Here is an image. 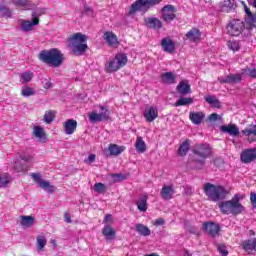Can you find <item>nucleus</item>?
I'll return each instance as SVG.
<instances>
[{
  "label": "nucleus",
  "instance_id": "29",
  "mask_svg": "<svg viewBox=\"0 0 256 256\" xmlns=\"http://www.w3.org/2000/svg\"><path fill=\"white\" fill-rule=\"evenodd\" d=\"M161 46L166 53H173L175 51V42L171 38L162 39Z\"/></svg>",
  "mask_w": 256,
  "mask_h": 256
},
{
  "label": "nucleus",
  "instance_id": "51",
  "mask_svg": "<svg viewBox=\"0 0 256 256\" xmlns=\"http://www.w3.org/2000/svg\"><path fill=\"white\" fill-rule=\"evenodd\" d=\"M228 47L231 49V51H239V49H241L238 41L228 42Z\"/></svg>",
  "mask_w": 256,
  "mask_h": 256
},
{
  "label": "nucleus",
  "instance_id": "50",
  "mask_svg": "<svg viewBox=\"0 0 256 256\" xmlns=\"http://www.w3.org/2000/svg\"><path fill=\"white\" fill-rule=\"evenodd\" d=\"M112 179H114L115 183H119L121 181H125L127 179V176H125L122 173L119 174H111Z\"/></svg>",
  "mask_w": 256,
  "mask_h": 256
},
{
  "label": "nucleus",
  "instance_id": "64",
  "mask_svg": "<svg viewBox=\"0 0 256 256\" xmlns=\"http://www.w3.org/2000/svg\"><path fill=\"white\" fill-rule=\"evenodd\" d=\"M250 5H253V7L256 8V0H248Z\"/></svg>",
  "mask_w": 256,
  "mask_h": 256
},
{
  "label": "nucleus",
  "instance_id": "21",
  "mask_svg": "<svg viewBox=\"0 0 256 256\" xmlns=\"http://www.w3.org/2000/svg\"><path fill=\"white\" fill-rule=\"evenodd\" d=\"M160 79L165 85H175L177 83V76L173 72L162 73Z\"/></svg>",
  "mask_w": 256,
  "mask_h": 256
},
{
  "label": "nucleus",
  "instance_id": "31",
  "mask_svg": "<svg viewBox=\"0 0 256 256\" xmlns=\"http://www.w3.org/2000/svg\"><path fill=\"white\" fill-rule=\"evenodd\" d=\"M33 135L36 139H39L40 143H45L47 141V136L45 135V130L40 126H35L33 129Z\"/></svg>",
  "mask_w": 256,
  "mask_h": 256
},
{
  "label": "nucleus",
  "instance_id": "3",
  "mask_svg": "<svg viewBox=\"0 0 256 256\" xmlns=\"http://www.w3.org/2000/svg\"><path fill=\"white\" fill-rule=\"evenodd\" d=\"M69 47L72 49V53H74L77 57L83 55L89 46H87V35L82 33H75L74 35L68 38Z\"/></svg>",
  "mask_w": 256,
  "mask_h": 256
},
{
  "label": "nucleus",
  "instance_id": "16",
  "mask_svg": "<svg viewBox=\"0 0 256 256\" xmlns=\"http://www.w3.org/2000/svg\"><path fill=\"white\" fill-rule=\"evenodd\" d=\"M242 135L247 137L248 143H256V125L252 124L249 128L241 131Z\"/></svg>",
  "mask_w": 256,
  "mask_h": 256
},
{
  "label": "nucleus",
  "instance_id": "43",
  "mask_svg": "<svg viewBox=\"0 0 256 256\" xmlns=\"http://www.w3.org/2000/svg\"><path fill=\"white\" fill-rule=\"evenodd\" d=\"M235 7V0H224L222 4V11H231Z\"/></svg>",
  "mask_w": 256,
  "mask_h": 256
},
{
  "label": "nucleus",
  "instance_id": "52",
  "mask_svg": "<svg viewBox=\"0 0 256 256\" xmlns=\"http://www.w3.org/2000/svg\"><path fill=\"white\" fill-rule=\"evenodd\" d=\"M218 252L222 256H228L229 255V251H227V246L225 244H219L218 245Z\"/></svg>",
  "mask_w": 256,
  "mask_h": 256
},
{
  "label": "nucleus",
  "instance_id": "54",
  "mask_svg": "<svg viewBox=\"0 0 256 256\" xmlns=\"http://www.w3.org/2000/svg\"><path fill=\"white\" fill-rule=\"evenodd\" d=\"M0 15H2V17H11L12 12L9 10V8L2 7L0 8Z\"/></svg>",
  "mask_w": 256,
  "mask_h": 256
},
{
  "label": "nucleus",
  "instance_id": "19",
  "mask_svg": "<svg viewBox=\"0 0 256 256\" xmlns=\"http://www.w3.org/2000/svg\"><path fill=\"white\" fill-rule=\"evenodd\" d=\"M77 131V120L68 119L64 122V133L66 135H73Z\"/></svg>",
  "mask_w": 256,
  "mask_h": 256
},
{
  "label": "nucleus",
  "instance_id": "1",
  "mask_svg": "<svg viewBox=\"0 0 256 256\" xmlns=\"http://www.w3.org/2000/svg\"><path fill=\"white\" fill-rule=\"evenodd\" d=\"M243 195L235 194L231 200L221 202L219 208L223 215H241L245 211V207L241 204Z\"/></svg>",
  "mask_w": 256,
  "mask_h": 256
},
{
  "label": "nucleus",
  "instance_id": "35",
  "mask_svg": "<svg viewBox=\"0 0 256 256\" xmlns=\"http://www.w3.org/2000/svg\"><path fill=\"white\" fill-rule=\"evenodd\" d=\"M206 103H209L212 107H215L216 109H221V101H219V98L215 95H208L205 96Z\"/></svg>",
  "mask_w": 256,
  "mask_h": 256
},
{
  "label": "nucleus",
  "instance_id": "63",
  "mask_svg": "<svg viewBox=\"0 0 256 256\" xmlns=\"http://www.w3.org/2000/svg\"><path fill=\"white\" fill-rule=\"evenodd\" d=\"M53 87V83H51V80H46L44 83V89H51Z\"/></svg>",
  "mask_w": 256,
  "mask_h": 256
},
{
  "label": "nucleus",
  "instance_id": "49",
  "mask_svg": "<svg viewBox=\"0 0 256 256\" xmlns=\"http://www.w3.org/2000/svg\"><path fill=\"white\" fill-rule=\"evenodd\" d=\"M16 7H27L29 3H31V0H11Z\"/></svg>",
  "mask_w": 256,
  "mask_h": 256
},
{
  "label": "nucleus",
  "instance_id": "11",
  "mask_svg": "<svg viewBox=\"0 0 256 256\" xmlns=\"http://www.w3.org/2000/svg\"><path fill=\"white\" fill-rule=\"evenodd\" d=\"M202 229L209 235V237H212V239L219 237V234L221 233V226L214 222H204Z\"/></svg>",
  "mask_w": 256,
  "mask_h": 256
},
{
  "label": "nucleus",
  "instance_id": "13",
  "mask_svg": "<svg viewBox=\"0 0 256 256\" xmlns=\"http://www.w3.org/2000/svg\"><path fill=\"white\" fill-rule=\"evenodd\" d=\"M144 117L147 123H153V121L156 120L157 117H159V110L157 109V107L150 106L145 109Z\"/></svg>",
  "mask_w": 256,
  "mask_h": 256
},
{
  "label": "nucleus",
  "instance_id": "25",
  "mask_svg": "<svg viewBox=\"0 0 256 256\" xmlns=\"http://www.w3.org/2000/svg\"><path fill=\"white\" fill-rule=\"evenodd\" d=\"M176 90L180 95H189V93H191V85L189 84V81L182 80L179 82Z\"/></svg>",
  "mask_w": 256,
  "mask_h": 256
},
{
  "label": "nucleus",
  "instance_id": "6",
  "mask_svg": "<svg viewBox=\"0 0 256 256\" xmlns=\"http://www.w3.org/2000/svg\"><path fill=\"white\" fill-rule=\"evenodd\" d=\"M163 0H136L131 4L130 9L128 11V15H135V13H147L151 7H155V5H159Z\"/></svg>",
  "mask_w": 256,
  "mask_h": 256
},
{
  "label": "nucleus",
  "instance_id": "23",
  "mask_svg": "<svg viewBox=\"0 0 256 256\" xmlns=\"http://www.w3.org/2000/svg\"><path fill=\"white\" fill-rule=\"evenodd\" d=\"M160 194L162 199L169 201V199H173V196L175 195V189H173V185H165L162 187Z\"/></svg>",
  "mask_w": 256,
  "mask_h": 256
},
{
  "label": "nucleus",
  "instance_id": "45",
  "mask_svg": "<svg viewBox=\"0 0 256 256\" xmlns=\"http://www.w3.org/2000/svg\"><path fill=\"white\" fill-rule=\"evenodd\" d=\"M53 119H55V111H47L44 115V121L45 123H53Z\"/></svg>",
  "mask_w": 256,
  "mask_h": 256
},
{
  "label": "nucleus",
  "instance_id": "14",
  "mask_svg": "<svg viewBox=\"0 0 256 256\" xmlns=\"http://www.w3.org/2000/svg\"><path fill=\"white\" fill-rule=\"evenodd\" d=\"M148 199H149V195L142 194L135 201V205L137 206L138 211H140L141 213H145V211L149 209V204L147 203Z\"/></svg>",
  "mask_w": 256,
  "mask_h": 256
},
{
  "label": "nucleus",
  "instance_id": "28",
  "mask_svg": "<svg viewBox=\"0 0 256 256\" xmlns=\"http://www.w3.org/2000/svg\"><path fill=\"white\" fill-rule=\"evenodd\" d=\"M146 25H148L149 29H161L163 27V22L159 20L157 17H149L145 19Z\"/></svg>",
  "mask_w": 256,
  "mask_h": 256
},
{
  "label": "nucleus",
  "instance_id": "5",
  "mask_svg": "<svg viewBox=\"0 0 256 256\" xmlns=\"http://www.w3.org/2000/svg\"><path fill=\"white\" fill-rule=\"evenodd\" d=\"M193 154L197 169H203L207 157L211 156V146H209V144H196L193 149Z\"/></svg>",
  "mask_w": 256,
  "mask_h": 256
},
{
  "label": "nucleus",
  "instance_id": "37",
  "mask_svg": "<svg viewBox=\"0 0 256 256\" xmlns=\"http://www.w3.org/2000/svg\"><path fill=\"white\" fill-rule=\"evenodd\" d=\"M135 229L136 233H139L142 237H149L151 235V229L143 224H136Z\"/></svg>",
  "mask_w": 256,
  "mask_h": 256
},
{
  "label": "nucleus",
  "instance_id": "27",
  "mask_svg": "<svg viewBox=\"0 0 256 256\" xmlns=\"http://www.w3.org/2000/svg\"><path fill=\"white\" fill-rule=\"evenodd\" d=\"M189 119L193 125H201L205 119V113L203 112H190Z\"/></svg>",
  "mask_w": 256,
  "mask_h": 256
},
{
  "label": "nucleus",
  "instance_id": "32",
  "mask_svg": "<svg viewBox=\"0 0 256 256\" xmlns=\"http://www.w3.org/2000/svg\"><path fill=\"white\" fill-rule=\"evenodd\" d=\"M242 5L246 13L245 22L247 23V25H253L255 23V14L251 12V9H249V7L247 6V4H245V2H242Z\"/></svg>",
  "mask_w": 256,
  "mask_h": 256
},
{
  "label": "nucleus",
  "instance_id": "24",
  "mask_svg": "<svg viewBox=\"0 0 256 256\" xmlns=\"http://www.w3.org/2000/svg\"><path fill=\"white\" fill-rule=\"evenodd\" d=\"M127 149L125 146H119L117 144H109L108 151L110 157H119Z\"/></svg>",
  "mask_w": 256,
  "mask_h": 256
},
{
  "label": "nucleus",
  "instance_id": "26",
  "mask_svg": "<svg viewBox=\"0 0 256 256\" xmlns=\"http://www.w3.org/2000/svg\"><path fill=\"white\" fill-rule=\"evenodd\" d=\"M35 25H39V19L37 18H32V21L22 20L21 29L24 33H28V31H33V27H35Z\"/></svg>",
  "mask_w": 256,
  "mask_h": 256
},
{
  "label": "nucleus",
  "instance_id": "20",
  "mask_svg": "<svg viewBox=\"0 0 256 256\" xmlns=\"http://www.w3.org/2000/svg\"><path fill=\"white\" fill-rule=\"evenodd\" d=\"M109 47H117L119 45V40L117 39V35L113 32L106 31L103 36Z\"/></svg>",
  "mask_w": 256,
  "mask_h": 256
},
{
  "label": "nucleus",
  "instance_id": "15",
  "mask_svg": "<svg viewBox=\"0 0 256 256\" xmlns=\"http://www.w3.org/2000/svg\"><path fill=\"white\" fill-rule=\"evenodd\" d=\"M243 79V74H230L228 76L220 77L218 78L219 83H227V84H232V83H241Z\"/></svg>",
  "mask_w": 256,
  "mask_h": 256
},
{
  "label": "nucleus",
  "instance_id": "7",
  "mask_svg": "<svg viewBox=\"0 0 256 256\" xmlns=\"http://www.w3.org/2000/svg\"><path fill=\"white\" fill-rule=\"evenodd\" d=\"M127 54L118 53L114 58L106 62L105 71L106 73H116L119 69H123L127 65Z\"/></svg>",
  "mask_w": 256,
  "mask_h": 256
},
{
  "label": "nucleus",
  "instance_id": "8",
  "mask_svg": "<svg viewBox=\"0 0 256 256\" xmlns=\"http://www.w3.org/2000/svg\"><path fill=\"white\" fill-rule=\"evenodd\" d=\"M245 31V22L243 20L234 19L227 25V32L232 37H239Z\"/></svg>",
  "mask_w": 256,
  "mask_h": 256
},
{
  "label": "nucleus",
  "instance_id": "2",
  "mask_svg": "<svg viewBox=\"0 0 256 256\" xmlns=\"http://www.w3.org/2000/svg\"><path fill=\"white\" fill-rule=\"evenodd\" d=\"M38 59L50 67H61L63 65V54L57 48L42 50L38 55Z\"/></svg>",
  "mask_w": 256,
  "mask_h": 256
},
{
  "label": "nucleus",
  "instance_id": "12",
  "mask_svg": "<svg viewBox=\"0 0 256 256\" xmlns=\"http://www.w3.org/2000/svg\"><path fill=\"white\" fill-rule=\"evenodd\" d=\"M242 163H253L256 161V148H248L242 151L240 155Z\"/></svg>",
  "mask_w": 256,
  "mask_h": 256
},
{
  "label": "nucleus",
  "instance_id": "22",
  "mask_svg": "<svg viewBox=\"0 0 256 256\" xmlns=\"http://www.w3.org/2000/svg\"><path fill=\"white\" fill-rule=\"evenodd\" d=\"M220 131H222V133H228V135H231L232 137H237L239 135V127L235 124L222 125Z\"/></svg>",
  "mask_w": 256,
  "mask_h": 256
},
{
  "label": "nucleus",
  "instance_id": "4",
  "mask_svg": "<svg viewBox=\"0 0 256 256\" xmlns=\"http://www.w3.org/2000/svg\"><path fill=\"white\" fill-rule=\"evenodd\" d=\"M203 191L210 201H223L229 194V191L225 187L209 182L204 184Z\"/></svg>",
  "mask_w": 256,
  "mask_h": 256
},
{
  "label": "nucleus",
  "instance_id": "58",
  "mask_svg": "<svg viewBox=\"0 0 256 256\" xmlns=\"http://www.w3.org/2000/svg\"><path fill=\"white\" fill-rule=\"evenodd\" d=\"M154 225L156 227H159V225H165V219H163V218L156 219L155 222H154Z\"/></svg>",
  "mask_w": 256,
  "mask_h": 256
},
{
  "label": "nucleus",
  "instance_id": "41",
  "mask_svg": "<svg viewBox=\"0 0 256 256\" xmlns=\"http://www.w3.org/2000/svg\"><path fill=\"white\" fill-rule=\"evenodd\" d=\"M45 245H47V239L45 236L39 235L36 237V247L38 251H43L45 249Z\"/></svg>",
  "mask_w": 256,
  "mask_h": 256
},
{
  "label": "nucleus",
  "instance_id": "59",
  "mask_svg": "<svg viewBox=\"0 0 256 256\" xmlns=\"http://www.w3.org/2000/svg\"><path fill=\"white\" fill-rule=\"evenodd\" d=\"M209 121H217L219 119V114L217 113H212L209 117H208Z\"/></svg>",
  "mask_w": 256,
  "mask_h": 256
},
{
  "label": "nucleus",
  "instance_id": "10",
  "mask_svg": "<svg viewBox=\"0 0 256 256\" xmlns=\"http://www.w3.org/2000/svg\"><path fill=\"white\" fill-rule=\"evenodd\" d=\"M162 17L161 19L164 21V23H171L172 21H175V18L177 15V8L173 5H166L161 9Z\"/></svg>",
  "mask_w": 256,
  "mask_h": 256
},
{
  "label": "nucleus",
  "instance_id": "53",
  "mask_svg": "<svg viewBox=\"0 0 256 256\" xmlns=\"http://www.w3.org/2000/svg\"><path fill=\"white\" fill-rule=\"evenodd\" d=\"M30 176L32 177L35 183H38V185H41V183H43V178H41L40 173H32Z\"/></svg>",
  "mask_w": 256,
  "mask_h": 256
},
{
  "label": "nucleus",
  "instance_id": "46",
  "mask_svg": "<svg viewBox=\"0 0 256 256\" xmlns=\"http://www.w3.org/2000/svg\"><path fill=\"white\" fill-rule=\"evenodd\" d=\"M34 74L31 71H27L21 74V79L23 83H29L33 79Z\"/></svg>",
  "mask_w": 256,
  "mask_h": 256
},
{
  "label": "nucleus",
  "instance_id": "56",
  "mask_svg": "<svg viewBox=\"0 0 256 256\" xmlns=\"http://www.w3.org/2000/svg\"><path fill=\"white\" fill-rule=\"evenodd\" d=\"M20 161H22V162L24 161V163H29L30 161H33V157L21 154Z\"/></svg>",
  "mask_w": 256,
  "mask_h": 256
},
{
  "label": "nucleus",
  "instance_id": "62",
  "mask_svg": "<svg viewBox=\"0 0 256 256\" xmlns=\"http://www.w3.org/2000/svg\"><path fill=\"white\" fill-rule=\"evenodd\" d=\"M64 219H65L66 223H71V214L69 212H65Z\"/></svg>",
  "mask_w": 256,
  "mask_h": 256
},
{
  "label": "nucleus",
  "instance_id": "61",
  "mask_svg": "<svg viewBox=\"0 0 256 256\" xmlns=\"http://www.w3.org/2000/svg\"><path fill=\"white\" fill-rule=\"evenodd\" d=\"M95 157H96L95 154H90L88 159L85 160V163H93V162H95Z\"/></svg>",
  "mask_w": 256,
  "mask_h": 256
},
{
  "label": "nucleus",
  "instance_id": "44",
  "mask_svg": "<svg viewBox=\"0 0 256 256\" xmlns=\"http://www.w3.org/2000/svg\"><path fill=\"white\" fill-rule=\"evenodd\" d=\"M242 75H248L251 79H256V69L255 68H245L242 70Z\"/></svg>",
  "mask_w": 256,
  "mask_h": 256
},
{
  "label": "nucleus",
  "instance_id": "48",
  "mask_svg": "<svg viewBox=\"0 0 256 256\" xmlns=\"http://www.w3.org/2000/svg\"><path fill=\"white\" fill-rule=\"evenodd\" d=\"M94 191L96 193H105V191H107V186H105V184L99 182V183H96L94 185Z\"/></svg>",
  "mask_w": 256,
  "mask_h": 256
},
{
  "label": "nucleus",
  "instance_id": "40",
  "mask_svg": "<svg viewBox=\"0 0 256 256\" xmlns=\"http://www.w3.org/2000/svg\"><path fill=\"white\" fill-rule=\"evenodd\" d=\"M35 89L31 88L29 85L22 86L21 95L22 97H33L35 95Z\"/></svg>",
  "mask_w": 256,
  "mask_h": 256
},
{
  "label": "nucleus",
  "instance_id": "60",
  "mask_svg": "<svg viewBox=\"0 0 256 256\" xmlns=\"http://www.w3.org/2000/svg\"><path fill=\"white\" fill-rule=\"evenodd\" d=\"M84 11L86 13V15H89L90 17H93V9H91V7H85Z\"/></svg>",
  "mask_w": 256,
  "mask_h": 256
},
{
  "label": "nucleus",
  "instance_id": "18",
  "mask_svg": "<svg viewBox=\"0 0 256 256\" xmlns=\"http://www.w3.org/2000/svg\"><path fill=\"white\" fill-rule=\"evenodd\" d=\"M242 249H244L248 255H251L253 251L256 253V238L244 240L242 242Z\"/></svg>",
  "mask_w": 256,
  "mask_h": 256
},
{
  "label": "nucleus",
  "instance_id": "57",
  "mask_svg": "<svg viewBox=\"0 0 256 256\" xmlns=\"http://www.w3.org/2000/svg\"><path fill=\"white\" fill-rule=\"evenodd\" d=\"M7 185H9V180L5 177H0V189L7 187Z\"/></svg>",
  "mask_w": 256,
  "mask_h": 256
},
{
  "label": "nucleus",
  "instance_id": "36",
  "mask_svg": "<svg viewBox=\"0 0 256 256\" xmlns=\"http://www.w3.org/2000/svg\"><path fill=\"white\" fill-rule=\"evenodd\" d=\"M135 149L138 153H145L147 151V144L143 140V137H137L135 142Z\"/></svg>",
  "mask_w": 256,
  "mask_h": 256
},
{
  "label": "nucleus",
  "instance_id": "38",
  "mask_svg": "<svg viewBox=\"0 0 256 256\" xmlns=\"http://www.w3.org/2000/svg\"><path fill=\"white\" fill-rule=\"evenodd\" d=\"M102 234L106 239H115V230L109 225L103 228Z\"/></svg>",
  "mask_w": 256,
  "mask_h": 256
},
{
  "label": "nucleus",
  "instance_id": "47",
  "mask_svg": "<svg viewBox=\"0 0 256 256\" xmlns=\"http://www.w3.org/2000/svg\"><path fill=\"white\" fill-rule=\"evenodd\" d=\"M41 15H45V8H35L32 11V19H39Z\"/></svg>",
  "mask_w": 256,
  "mask_h": 256
},
{
  "label": "nucleus",
  "instance_id": "9",
  "mask_svg": "<svg viewBox=\"0 0 256 256\" xmlns=\"http://www.w3.org/2000/svg\"><path fill=\"white\" fill-rule=\"evenodd\" d=\"M90 123H99L101 121H108L109 120V110L106 109L104 106H100V113L96 111H92L89 115Z\"/></svg>",
  "mask_w": 256,
  "mask_h": 256
},
{
  "label": "nucleus",
  "instance_id": "17",
  "mask_svg": "<svg viewBox=\"0 0 256 256\" xmlns=\"http://www.w3.org/2000/svg\"><path fill=\"white\" fill-rule=\"evenodd\" d=\"M185 37L191 43H199L201 41V31L197 28H192L186 33Z\"/></svg>",
  "mask_w": 256,
  "mask_h": 256
},
{
  "label": "nucleus",
  "instance_id": "55",
  "mask_svg": "<svg viewBox=\"0 0 256 256\" xmlns=\"http://www.w3.org/2000/svg\"><path fill=\"white\" fill-rule=\"evenodd\" d=\"M250 201H251L252 207L256 209V193L255 192L250 193Z\"/></svg>",
  "mask_w": 256,
  "mask_h": 256
},
{
  "label": "nucleus",
  "instance_id": "30",
  "mask_svg": "<svg viewBox=\"0 0 256 256\" xmlns=\"http://www.w3.org/2000/svg\"><path fill=\"white\" fill-rule=\"evenodd\" d=\"M190 149H191V140L186 139L184 142L181 143V145L178 148L179 157H185V155L189 153Z\"/></svg>",
  "mask_w": 256,
  "mask_h": 256
},
{
  "label": "nucleus",
  "instance_id": "42",
  "mask_svg": "<svg viewBox=\"0 0 256 256\" xmlns=\"http://www.w3.org/2000/svg\"><path fill=\"white\" fill-rule=\"evenodd\" d=\"M193 103V98L181 97L178 101L175 102L174 107H182L185 105H191Z\"/></svg>",
  "mask_w": 256,
  "mask_h": 256
},
{
  "label": "nucleus",
  "instance_id": "33",
  "mask_svg": "<svg viewBox=\"0 0 256 256\" xmlns=\"http://www.w3.org/2000/svg\"><path fill=\"white\" fill-rule=\"evenodd\" d=\"M21 227H33L35 225V217L33 216H20Z\"/></svg>",
  "mask_w": 256,
  "mask_h": 256
},
{
  "label": "nucleus",
  "instance_id": "34",
  "mask_svg": "<svg viewBox=\"0 0 256 256\" xmlns=\"http://www.w3.org/2000/svg\"><path fill=\"white\" fill-rule=\"evenodd\" d=\"M14 170L16 173H27L29 171V165L23 163L20 159L14 162Z\"/></svg>",
  "mask_w": 256,
  "mask_h": 256
},
{
  "label": "nucleus",
  "instance_id": "39",
  "mask_svg": "<svg viewBox=\"0 0 256 256\" xmlns=\"http://www.w3.org/2000/svg\"><path fill=\"white\" fill-rule=\"evenodd\" d=\"M39 187L47 193H55V186L51 185L49 181L42 180Z\"/></svg>",
  "mask_w": 256,
  "mask_h": 256
}]
</instances>
